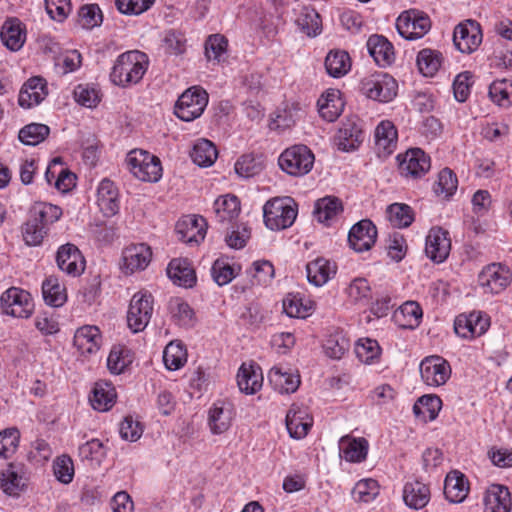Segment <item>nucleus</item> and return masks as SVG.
I'll use <instances>...</instances> for the list:
<instances>
[{
	"label": "nucleus",
	"instance_id": "4be33fe9",
	"mask_svg": "<svg viewBox=\"0 0 512 512\" xmlns=\"http://www.w3.org/2000/svg\"><path fill=\"white\" fill-rule=\"evenodd\" d=\"M313 424L307 407L299 404H292L286 414V428L289 435L294 439H302Z\"/></svg>",
	"mask_w": 512,
	"mask_h": 512
},
{
	"label": "nucleus",
	"instance_id": "cd10ccee",
	"mask_svg": "<svg viewBox=\"0 0 512 512\" xmlns=\"http://www.w3.org/2000/svg\"><path fill=\"white\" fill-rule=\"evenodd\" d=\"M97 204L106 217L114 216L120 208L119 192L113 181L103 179L97 189Z\"/></svg>",
	"mask_w": 512,
	"mask_h": 512
},
{
	"label": "nucleus",
	"instance_id": "6ab92c4d",
	"mask_svg": "<svg viewBox=\"0 0 512 512\" xmlns=\"http://www.w3.org/2000/svg\"><path fill=\"white\" fill-rule=\"evenodd\" d=\"M56 262L59 269L71 277L80 276L85 270V259L74 244L67 243L58 248Z\"/></svg>",
	"mask_w": 512,
	"mask_h": 512
},
{
	"label": "nucleus",
	"instance_id": "39448f33",
	"mask_svg": "<svg viewBox=\"0 0 512 512\" xmlns=\"http://www.w3.org/2000/svg\"><path fill=\"white\" fill-rule=\"evenodd\" d=\"M278 162L280 168L287 174L302 176L311 171L314 154L305 145H294L281 153Z\"/></svg>",
	"mask_w": 512,
	"mask_h": 512
},
{
	"label": "nucleus",
	"instance_id": "49530a36",
	"mask_svg": "<svg viewBox=\"0 0 512 512\" xmlns=\"http://www.w3.org/2000/svg\"><path fill=\"white\" fill-rule=\"evenodd\" d=\"M314 310V303L299 294H288L283 299V311L291 318H306Z\"/></svg>",
	"mask_w": 512,
	"mask_h": 512
},
{
	"label": "nucleus",
	"instance_id": "864d4df0",
	"mask_svg": "<svg viewBox=\"0 0 512 512\" xmlns=\"http://www.w3.org/2000/svg\"><path fill=\"white\" fill-rule=\"evenodd\" d=\"M78 454L82 461H87L91 466H99L105 459L107 449L99 439H91L78 448Z\"/></svg>",
	"mask_w": 512,
	"mask_h": 512
},
{
	"label": "nucleus",
	"instance_id": "f03ea898",
	"mask_svg": "<svg viewBox=\"0 0 512 512\" xmlns=\"http://www.w3.org/2000/svg\"><path fill=\"white\" fill-rule=\"evenodd\" d=\"M149 67L148 56L138 50L120 54L110 72L111 82L119 87L127 88L138 84Z\"/></svg>",
	"mask_w": 512,
	"mask_h": 512
},
{
	"label": "nucleus",
	"instance_id": "0eeeda50",
	"mask_svg": "<svg viewBox=\"0 0 512 512\" xmlns=\"http://www.w3.org/2000/svg\"><path fill=\"white\" fill-rule=\"evenodd\" d=\"M208 104V93L200 87L187 89L175 105V115L186 122L200 117Z\"/></svg>",
	"mask_w": 512,
	"mask_h": 512
},
{
	"label": "nucleus",
	"instance_id": "6e6d98bb",
	"mask_svg": "<svg viewBox=\"0 0 512 512\" xmlns=\"http://www.w3.org/2000/svg\"><path fill=\"white\" fill-rule=\"evenodd\" d=\"M163 361L168 370L180 369L187 361L186 349L179 342H170L163 351Z\"/></svg>",
	"mask_w": 512,
	"mask_h": 512
},
{
	"label": "nucleus",
	"instance_id": "c03bdc74",
	"mask_svg": "<svg viewBox=\"0 0 512 512\" xmlns=\"http://www.w3.org/2000/svg\"><path fill=\"white\" fill-rule=\"evenodd\" d=\"M342 210V203L338 198L327 196L316 201L313 214L317 221L328 226Z\"/></svg>",
	"mask_w": 512,
	"mask_h": 512
},
{
	"label": "nucleus",
	"instance_id": "a19ab883",
	"mask_svg": "<svg viewBox=\"0 0 512 512\" xmlns=\"http://www.w3.org/2000/svg\"><path fill=\"white\" fill-rule=\"evenodd\" d=\"M423 316L420 305L414 301H407L402 304L393 315L395 323L408 329H415L419 326Z\"/></svg>",
	"mask_w": 512,
	"mask_h": 512
},
{
	"label": "nucleus",
	"instance_id": "09e8293b",
	"mask_svg": "<svg viewBox=\"0 0 512 512\" xmlns=\"http://www.w3.org/2000/svg\"><path fill=\"white\" fill-rule=\"evenodd\" d=\"M442 406L440 397L436 395H423L413 406L416 417L423 421L436 419Z\"/></svg>",
	"mask_w": 512,
	"mask_h": 512
},
{
	"label": "nucleus",
	"instance_id": "aec40b11",
	"mask_svg": "<svg viewBox=\"0 0 512 512\" xmlns=\"http://www.w3.org/2000/svg\"><path fill=\"white\" fill-rule=\"evenodd\" d=\"M377 228L369 219L354 224L348 234V242L356 252L368 251L375 244Z\"/></svg>",
	"mask_w": 512,
	"mask_h": 512
},
{
	"label": "nucleus",
	"instance_id": "423d86ee",
	"mask_svg": "<svg viewBox=\"0 0 512 512\" xmlns=\"http://www.w3.org/2000/svg\"><path fill=\"white\" fill-rule=\"evenodd\" d=\"M153 296L147 291L135 293L127 312V325L133 333L143 331L149 324L153 314Z\"/></svg>",
	"mask_w": 512,
	"mask_h": 512
},
{
	"label": "nucleus",
	"instance_id": "5701e85b",
	"mask_svg": "<svg viewBox=\"0 0 512 512\" xmlns=\"http://www.w3.org/2000/svg\"><path fill=\"white\" fill-rule=\"evenodd\" d=\"M485 512H510L512 498L508 487L501 484H491L484 493Z\"/></svg>",
	"mask_w": 512,
	"mask_h": 512
},
{
	"label": "nucleus",
	"instance_id": "4d7b16f0",
	"mask_svg": "<svg viewBox=\"0 0 512 512\" xmlns=\"http://www.w3.org/2000/svg\"><path fill=\"white\" fill-rule=\"evenodd\" d=\"M296 22L300 30L309 37H315L321 33V18L314 9L303 8Z\"/></svg>",
	"mask_w": 512,
	"mask_h": 512
},
{
	"label": "nucleus",
	"instance_id": "f257e3e1",
	"mask_svg": "<svg viewBox=\"0 0 512 512\" xmlns=\"http://www.w3.org/2000/svg\"><path fill=\"white\" fill-rule=\"evenodd\" d=\"M63 210L52 203L36 201L28 211L22 226V236L28 246H39L49 235L52 226L61 219Z\"/></svg>",
	"mask_w": 512,
	"mask_h": 512
},
{
	"label": "nucleus",
	"instance_id": "338daca9",
	"mask_svg": "<svg viewBox=\"0 0 512 512\" xmlns=\"http://www.w3.org/2000/svg\"><path fill=\"white\" fill-rule=\"evenodd\" d=\"M355 353L361 362L371 364L379 358L381 348L376 340L360 339L355 346Z\"/></svg>",
	"mask_w": 512,
	"mask_h": 512
},
{
	"label": "nucleus",
	"instance_id": "e433bc0d",
	"mask_svg": "<svg viewBox=\"0 0 512 512\" xmlns=\"http://www.w3.org/2000/svg\"><path fill=\"white\" fill-rule=\"evenodd\" d=\"M369 443L365 438L343 436L339 441L340 456L348 462L360 463L367 457Z\"/></svg>",
	"mask_w": 512,
	"mask_h": 512
},
{
	"label": "nucleus",
	"instance_id": "0e129e2a",
	"mask_svg": "<svg viewBox=\"0 0 512 512\" xmlns=\"http://www.w3.org/2000/svg\"><path fill=\"white\" fill-rule=\"evenodd\" d=\"M274 266L268 260H258L252 264L248 274L252 278V284L267 285L274 277Z\"/></svg>",
	"mask_w": 512,
	"mask_h": 512
},
{
	"label": "nucleus",
	"instance_id": "ddd939ff",
	"mask_svg": "<svg viewBox=\"0 0 512 512\" xmlns=\"http://www.w3.org/2000/svg\"><path fill=\"white\" fill-rule=\"evenodd\" d=\"M490 327V317L482 311L461 314L454 322L455 333L464 339H474L487 332Z\"/></svg>",
	"mask_w": 512,
	"mask_h": 512
},
{
	"label": "nucleus",
	"instance_id": "8fccbe9b",
	"mask_svg": "<svg viewBox=\"0 0 512 512\" xmlns=\"http://www.w3.org/2000/svg\"><path fill=\"white\" fill-rule=\"evenodd\" d=\"M386 218L395 228H407L414 221V212L407 204L393 203L386 208Z\"/></svg>",
	"mask_w": 512,
	"mask_h": 512
},
{
	"label": "nucleus",
	"instance_id": "bf43d9fd",
	"mask_svg": "<svg viewBox=\"0 0 512 512\" xmlns=\"http://www.w3.org/2000/svg\"><path fill=\"white\" fill-rule=\"evenodd\" d=\"M442 55L432 49H422L417 55V65L425 76H433L441 67Z\"/></svg>",
	"mask_w": 512,
	"mask_h": 512
},
{
	"label": "nucleus",
	"instance_id": "58836bf2",
	"mask_svg": "<svg viewBox=\"0 0 512 512\" xmlns=\"http://www.w3.org/2000/svg\"><path fill=\"white\" fill-rule=\"evenodd\" d=\"M177 232L186 243H199L206 234V220L201 216H189L178 222Z\"/></svg>",
	"mask_w": 512,
	"mask_h": 512
},
{
	"label": "nucleus",
	"instance_id": "c756f323",
	"mask_svg": "<svg viewBox=\"0 0 512 512\" xmlns=\"http://www.w3.org/2000/svg\"><path fill=\"white\" fill-rule=\"evenodd\" d=\"M398 133L395 125L389 120L381 121L375 129V146L379 156L386 157L397 147Z\"/></svg>",
	"mask_w": 512,
	"mask_h": 512
},
{
	"label": "nucleus",
	"instance_id": "9b49d317",
	"mask_svg": "<svg viewBox=\"0 0 512 512\" xmlns=\"http://www.w3.org/2000/svg\"><path fill=\"white\" fill-rule=\"evenodd\" d=\"M0 301L4 313L7 315L28 318L33 312L34 304L31 295L23 289L9 288L2 294Z\"/></svg>",
	"mask_w": 512,
	"mask_h": 512
},
{
	"label": "nucleus",
	"instance_id": "b1692460",
	"mask_svg": "<svg viewBox=\"0 0 512 512\" xmlns=\"http://www.w3.org/2000/svg\"><path fill=\"white\" fill-rule=\"evenodd\" d=\"M47 83L42 77H32L22 86L18 103L22 108L29 109L40 104L47 96Z\"/></svg>",
	"mask_w": 512,
	"mask_h": 512
},
{
	"label": "nucleus",
	"instance_id": "c9c22d12",
	"mask_svg": "<svg viewBox=\"0 0 512 512\" xmlns=\"http://www.w3.org/2000/svg\"><path fill=\"white\" fill-rule=\"evenodd\" d=\"M117 393L112 383L100 380L94 384L89 397L93 409L105 412L110 410L116 402Z\"/></svg>",
	"mask_w": 512,
	"mask_h": 512
},
{
	"label": "nucleus",
	"instance_id": "dca6fc26",
	"mask_svg": "<svg viewBox=\"0 0 512 512\" xmlns=\"http://www.w3.org/2000/svg\"><path fill=\"white\" fill-rule=\"evenodd\" d=\"M451 250V239L449 232L442 227H432L425 242V253L435 263L444 262Z\"/></svg>",
	"mask_w": 512,
	"mask_h": 512
},
{
	"label": "nucleus",
	"instance_id": "79ce46f5",
	"mask_svg": "<svg viewBox=\"0 0 512 512\" xmlns=\"http://www.w3.org/2000/svg\"><path fill=\"white\" fill-rule=\"evenodd\" d=\"M3 44L11 51H18L26 40V33L18 19L7 20L0 33Z\"/></svg>",
	"mask_w": 512,
	"mask_h": 512
},
{
	"label": "nucleus",
	"instance_id": "69168bd1",
	"mask_svg": "<svg viewBox=\"0 0 512 512\" xmlns=\"http://www.w3.org/2000/svg\"><path fill=\"white\" fill-rule=\"evenodd\" d=\"M20 433L17 428L11 427L0 431V458L8 459L19 445Z\"/></svg>",
	"mask_w": 512,
	"mask_h": 512
},
{
	"label": "nucleus",
	"instance_id": "a18cd8bd",
	"mask_svg": "<svg viewBox=\"0 0 512 512\" xmlns=\"http://www.w3.org/2000/svg\"><path fill=\"white\" fill-rule=\"evenodd\" d=\"M42 294L46 304L61 307L67 301V293L56 276H48L42 283Z\"/></svg>",
	"mask_w": 512,
	"mask_h": 512
},
{
	"label": "nucleus",
	"instance_id": "2f4dec72",
	"mask_svg": "<svg viewBox=\"0 0 512 512\" xmlns=\"http://www.w3.org/2000/svg\"><path fill=\"white\" fill-rule=\"evenodd\" d=\"M167 275L171 281L181 287L191 288L195 285L197 277L188 259H172L167 267Z\"/></svg>",
	"mask_w": 512,
	"mask_h": 512
},
{
	"label": "nucleus",
	"instance_id": "de8ad7c7",
	"mask_svg": "<svg viewBox=\"0 0 512 512\" xmlns=\"http://www.w3.org/2000/svg\"><path fill=\"white\" fill-rule=\"evenodd\" d=\"M325 68L327 73L334 78L344 76L351 68L349 54L343 50L330 51L325 58Z\"/></svg>",
	"mask_w": 512,
	"mask_h": 512
},
{
	"label": "nucleus",
	"instance_id": "37998d69",
	"mask_svg": "<svg viewBox=\"0 0 512 512\" xmlns=\"http://www.w3.org/2000/svg\"><path fill=\"white\" fill-rule=\"evenodd\" d=\"M192 161L200 167H210L218 157V151L213 142L208 139H197L190 152Z\"/></svg>",
	"mask_w": 512,
	"mask_h": 512
},
{
	"label": "nucleus",
	"instance_id": "72a5a7b5",
	"mask_svg": "<svg viewBox=\"0 0 512 512\" xmlns=\"http://www.w3.org/2000/svg\"><path fill=\"white\" fill-rule=\"evenodd\" d=\"M73 342L76 349L82 355L94 354L100 349V330L92 325L82 326L76 330Z\"/></svg>",
	"mask_w": 512,
	"mask_h": 512
},
{
	"label": "nucleus",
	"instance_id": "9d476101",
	"mask_svg": "<svg viewBox=\"0 0 512 512\" xmlns=\"http://www.w3.org/2000/svg\"><path fill=\"white\" fill-rule=\"evenodd\" d=\"M396 29L400 36L406 40L422 38L431 29V21L427 15L416 11L408 10L402 12L396 20Z\"/></svg>",
	"mask_w": 512,
	"mask_h": 512
},
{
	"label": "nucleus",
	"instance_id": "2eb2a0df",
	"mask_svg": "<svg viewBox=\"0 0 512 512\" xmlns=\"http://www.w3.org/2000/svg\"><path fill=\"white\" fill-rule=\"evenodd\" d=\"M29 483V476L25 467L10 463L0 472V489L10 497H19L25 492Z\"/></svg>",
	"mask_w": 512,
	"mask_h": 512
},
{
	"label": "nucleus",
	"instance_id": "f704fd0d",
	"mask_svg": "<svg viewBox=\"0 0 512 512\" xmlns=\"http://www.w3.org/2000/svg\"><path fill=\"white\" fill-rule=\"evenodd\" d=\"M268 380L272 387L281 394L294 393L300 385V376L281 366H274L270 369Z\"/></svg>",
	"mask_w": 512,
	"mask_h": 512
},
{
	"label": "nucleus",
	"instance_id": "680f3d73",
	"mask_svg": "<svg viewBox=\"0 0 512 512\" xmlns=\"http://www.w3.org/2000/svg\"><path fill=\"white\" fill-rule=\"evenodd\" d=\"M55 478L62 484H70L73 481L75 468L70 456L63 454L56 457L52 464Z\"/></svg>",
	"mask_w": 512,
	"mask_h": 512
},
{
	"label": "nucleus",
	"instance_id": "a211bd4d",
	"mask_svg": "<svg viewBox=\"0 0 512 512\" xmlns=\"http://www.w3.org/2000/svg\"><path fill=\"white\" fill-rule=\"evenodd\" d=\"M236 412L234 405L226 400L213 403L208 411V426L214 435L226 432L232 425Z\"/></svg>",
	"mask_w": 512,
	"mask_h": 512
},
{
	"label": "nucleus",
	"instance_id": "393cba45",
	"mask_svg": "<svg viewBox=\"0 0 512 512\" xmlns=\"http://www.w3.org/2000/svg\"><path fill=\"white\" fill-rule=\"evenodd\" d=\"M336 272V263L324 257H317L306 265L307 279L316 287L325 285L336 275Z\"/></svg>",
	"mask_w": 512,
	"mask_h": 512
},
{
	"label": "nucleus",
	"instance_id": "20e7f679",
	"mask_svg": "<svg viewBox=\"0 0 512 512\" xmlns=\"http://www.w3.org/2000/svg\"><path fill=\"white\" fill-rule=\"evenodd\" d=\"M126 164L134 177L144 182H158L162 177V165L158 157L148 151L135 149L126 157Z\"/></svg>",
	"mask_w": 512,
	"mask_h": 512
},
{
	"label": "nucleus",
	"instance_id": "4c0bfd02",
	"mask_svg": "<svg viewBox=\"0 0 512 512\" xmlns=\"http://www.w3.org/2000/svg\"><path fill=\"white\" fill-rule=\"evenodd\" d=\"M430 497L429 486L419 480L410 481L404 485L403 500L412 509L424 508L429 503Z\"/></svg>",
	"mask_w": 512,
	"mask_h": 512
},
{
	"label": "nucleus",
	"instance_id": "13d9d810",
	"mask_svg": "<svg viewBox=\"0 0 512 512\" xmlns=\"http://www.w3.org/2000/svg\"><path fill=\"white\" fill-rule=\"evenodd\" d=\"M50 128L41 123H31L24 126L20 131L19 140L29 146H36L43 142L49 135Z\"/></svg>",
	"mask_w": 512,
	"mask_h": 512
},
{
	"label": "nucleus",
	"instance_id": "473e14b6",
	"mask_svg": "<svg viewBox=\"0 0 512 512\" xmlns=\"http://www.w3.org/2000/svg\"><path fill=\"white\" fill-rule=\"evenodd\" d=\"M366 46L369 54L379 66L387 67L394 62V47L384 36L371 35Z\"/></svg>",
	"mask_w": 512,
	"mask_h": 512
},
{
	"label": "nucleus",
	"instance_id": "603ef678",
	"mask_svg": "<svg viewBox=\"0 0 512 512\" xmlns=\"http://www.w3.org/2000/svg\"><path fill=\"white\" fill-rule=\"evenodd\" d=\"M347 296L351 302L361 307L370 306L372 300V290L365 278H355L352 280L346 290Z\"/></svg>",
	"mask_w": 512,
	"mask_h": 512
},
{
	"label": "nucleus",
	"instance_id": "7ed1b4c3",
	"mask_svg": "<svg viewBox=\"0 0 512 512\" xmlns=\"http://www.w3.org/2000/svg\"><path fill=\"white\" fill-rule=\"evenodd\" d=\"M298 215V204L291 197H275L263 206L265 226L272 231L291 227Z\"/></svg>",
	"mask_w": 512,
	"mask_h": 512
},
{
	"label": "nucleus",
	"instance_id": "a878e982",
	"mask_svg": "<svg viewBox=\"0 0 512 512\" xmlns=\"http://www.w3.org/2000/svg\"><path fill=\"white\" fill-rule=\"evenodd\" d=\"M237 385L242 393L253 395L263 385L262 369L256 363H243L237 373Z\"/></svg>",
	"mask_w": 512,
	"mask_h": 512
},
{
	"label": "nucleus",
	"instance_id": "4468645a",
	"mask_svg": "<svg viewBox=\"0 0 512 512\" xmlns=\"http://www.w3.org/2000/svg\"><path fill=\"white\" fill-rule=\"evenodd\" d=\"M401 175L411 178H420L431 167L430 157L420 148H412L404 154L397 156Z\"/></svg>",
	"mask_w": 512,
	"mask_h": 512
},
{
	"label": "nucleus",
	"instance_id": "7c9ffc66",
	"mask_svg": "<svg viewBox=\"0 0 512 512\" xmlns=\"http://www.w3.org/2000/svg\"><path fill=\"white\" fill-rule=\"evenodd\" d=\"M342 94L338 89L326 90L318 99L317 106L320 116L328 121H335L344 109Z\"/></svg>",
	"mask_w": 512,
	"mask_h": 512
},
{
	"label": "nucleus",
	"instance_id": "052dcab7",
	"mask_svg": "<svg viewBox=\"0 0 512 512\" xmlns=\"http://www.w3.org/2000/svg\"><path fill=\"white\" fill-rule=\"evenodd\" d=\"M458 187L456 175L449 168H444L438 174V179L433 186L434 193L441 198H449Z\"/></svg>",
	"mask_w": 512,
	"mask_h": 512
},
{
	"label": "nucleus",
	"instance_id": "1a4fd4ad",
	"mask_svg": "<svg viewBox=\"0 0 512 512\" xmlns=\"http://www.w3.org/2000/svg\"><path fill=\"white\" fill-rule=\"evenodd\" d=\"M511 282V270L501 263H492L487 265L482 269L478 276V283L483 292L492 295H496L504 291Z\"/></svg>",
	"mask_w": 512,
	"mask_h": 512
},
{
	"label": "nucleus",
	"instance_id": "e2e57ef3",
	"mask_svg": "<svg viewBox=\"0 0 512 512\" xmlns=\"http://www.w3.org/2000/svg\"><path fill=\"white\" fill-rule=\"evenodd\" d=\"M378 494V482L371 478L359 480L352 490V496L354 500L364 503L373 501Z\"/></svg>",
	"mask_w": 512,
	"mask_h": 512
},
{
	"label": "nucleus",
	"instance_id": "f3484780",
	"mask_svg": "<svg viewBox=\"0 0 512 512\" xmlns=\"http://www.w3.org/2000/svg\"><path fill=\"white\" fill-rule=\"evenodd\" d=\"M453 42L462 53L474 52L482 42L480 25L473 20L458 24L454 29Z\"/></svg>",
	"mask_w": 512,
	"mask_h": 512
},
{
	"label": "nucleus",
	"instance_id": "412c9836",
	"mask_svg": "<svg viewBox=\"0 0 512 512\" xmlns=\"http://www.w3.org/2000/svg\"><path fill=\"white\" fill-rule=\"evenodd\" d=\"M152 258L150 246L145 243L131 244L122 252V268L125 273L132 274L146 269Z\"/></svg>",
	"mask_w": 512,
	"mask_h": 512
},
{
	"label": "nucleus",
	"instance_id": "ea45409f",
	"mask_svg": "<svg viewBox=\"0 0 512 512\" xmlns=\"http://www.w3.org/2000/svg\"><path fill=\"white\" fill-rule=\"evenodd\" d=\"M239 199L230 194L217 198L214 202L215 218L219 223H232L240 214Z\"/></svg>",
	"mask_w": 512,
	"mask_h": 512
},
{
	"label": "nucleus",
	"instance_id": "f8f14e48",
	"mask_svg": "<svg viewBox=\"0 0 512 512\" xmlns=\"http://www.w3.org/2000/svg\"><path fill=\"white\" fill-rule=\"evenodd\" d=\"M419 369L423 382L431 387L444 385L451 376L449 362L438 355L425 357L421 361Z\"/></svg>",
	"mask_w": 512,
	"mask_h": 512
},
{
	"label": "nucleus",
	"instance_id": "774afa93",
	"mask_svg": "<svg viewBox=\"0 0 512 512\" xmlns=\"http://www.w3.org/2000/svg\"><path fill=\"white\" fill-rule=\"evenodd\" d=\"M82 65V56L77 50H66L55 57V66L62 74L73 73Z\"/></svg>",
	"mask_w": 512,
	"mask_h": 512
},
{
	"label": "nucleus",
	"instance_id": "6e6552de",
	"mask_svg": "<svg viewBox=\"0 0 512 512\" xmlns=\"http://www.w3.org/2000/svg\"><path fill=\"white\" fill-rule=\"evenodd\" d=\"M398 84L396 80L386 73H376L365 77L361 81V91L368 98L379 102H390L396 95Z\"/></svg>",
	"mask_w": 512,
	"mask_h": 512
},
{
	"label": "nucleus",
	"instance_id": "bb28decb",
	"mask_svg": "<svg viewBox=\"0 0 512 512\" xmlns=\"http://www.w3.org/2000/svg\"><path fill=\"white\" fill-rule=\"evenodd\" d=\"M469 490V481L462 472L453 470L446 475L444 495L450 503H462L467 498Z\"/></svg>",
	"mask_w": 512,
	"mask_h": 512
},
{
	"label": "nucleus",
	"instance_id": "c85d7f7f",
	"mask_svg": "<svg viewBox=\"0 0 512 512\" xmlns=\"http://www.w3.org/2000/svg\"><path fill=\"white\" fill-rule=\"evenodd\" d=\"M336 139L339 149L343 151H351L359 146L363 140V132L355 116L347 118L342 123Z\"/></svg>",
	"mask_w": 512,
	"mask_h": 512
},
{
	"label": "nucleus",
	"instance_id": "5fc2aeb1",
	"mask_svg": "<svg viewBox=\"0 0 512 512\" xmlns=\"http://www.w3.org/2000/svg\"><path fill=\"white\" fill-rule=\"evenodd\" d=\"M489 97L500 107L512 105V80L497 79L489 86Z\"/></svg>",
	"mask_w": 512,
	"mask_h": 512
},
{
	"label": "nucleus",
	"instance_id": "3c124183",
	"mask_svg": "<svg viewBox=\"0 0 512 512\" xmlns=\"http://www.w3.org/2000/svg\"><path fill=\"white\" fill-rule=\"evenodd\" d=\"M133 362V355L131 350L125 346H113L108 358L107 368L115 375H119Z\"/></svg>",
	"mask_w": 512,
	"mask_h": 512
}]
</instances>
